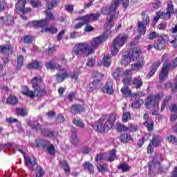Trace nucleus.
Masks as SVG:
<instances>
[{"label": "nucleus", "instance_id": "f257e3e1", "mask_svg": "<svg viewBox=\"0 0 177 177\" xmlns=\"http://www.w3.org/2000/svg\"><path fill=\"white\" fill-rule=\"evenodd\" d=\"M118 19V15H110L108 19V21L104 25V29L106 32L103 35L98 36L94 38L91 44L88 42L77 43L73 49V52L76 56H90L95 53V49L99 46L100 44H102L109 38V34H111L110 30L114 27V21Z\"/></svg>", "mask_w": 177, "mask_h": 177}, {"label": "nucleus", "instance_id": "f03ea898", "mask_svg": "<svg viewBox=\"0 0 177 177\" xmlns=\"http://www.w3.org/2000/svg\"><path fill=\"white\" fill-rule=\"evenodd\" d=\"M109 115H102L99 120L92 125L93 129L100 133L104 132V131H110V129H113L114 125H115L117 115L110 114L107 119Z\"/></svg>", "mask_w": 177, "mask_h": 177}, {"label": "nucleus", "instance_id": "7ed1b4c3", "mask_svg": "<svg viewBox=\"0 0 177 177\" xmlns=\"http://www.w3.org/2000/svg\"><path fill=\"white\" fill-rule=\"evenodd\" d=\"M32 129L36 131L37 133H41L44 138H49L50 139H57L59 138V131L48 127H44L39 123L33 124Z\"/></svg>", "mask_w": 177, "mask_h": 177}, {"label": "nucleus", "instance_id": "20e7f679", "mask_svg": "<svg viewBox=\"0 0 177 177\" xmlns=\"http://www.w3.org/2000/svg\"><path fill=\"white\" fill-rule=\"evenodd\" d=\"M167 12L164 11H158L156 13V16L153 17V23L154 24H157L158 23V20L162 19L163 20H169L171 17L173 16L174 11V3L172 1H169L167 2V6L166 8Z\"/></svg>", "mask_w": 177, "mask_h": 177}, {"label": "nucleus", "instance_id": "39448f33", "mask_svg": "<svg viewBox=\"0 0 177 177\" xmlns=\"http://www.w3.org/2000/svg\"><path fill=\"white\" fill-rule=\"evenodd\" d=\"M122 82L124 84V86L121 88V93L124 96L126 97H129L132 96V91L129 89L128 85L131 80H132V71L131 70H126L124 71L123 75L122 76Z\"/></svg>", "mask_w": 177, "mask_h": 177}, {"label": "nucleus", "instance_id": "423d86ee", "mask_svg": "<svg viewBox=\"0 0 177 177\" xmlns=\"http://www.w3.org/2000/svg\"><path fill=\"white\" fill-rule=\"evenodd\" d=\"M35 147L38 149H46L48 154L49 156H55L56 154V149H55V145L50 143V141L41 138H38L35 140Z\"/></svg>", "mask_w": 177, "mask_h": 177}, {"label": "nucleus", "instance_id": "0eeeda50", "mask_svg": "<svg viewBox=\"0 0 177 177\" xmlns=\"http://www.w3.org/2000/svg\"><path fill=\"white\" fill-rule=\"evenodd\" d=\"M128 41V35L125 34H120L115 37L113 41L112 47L111 48V52L113 56H115L120 50L119 48L124 46Z\"/></svg>", "mask_w": 177, "mask_h": 177}, {"label": "nucleus", "instance_id": "6e6552de", "mask_svg": "<svg viewBox=\"0 0 177 177\" xmlns=\"http://www.w3.org/2000/svg\"><path fill=\"white\" fill-rule=\"evenodd\" d=\"M19 153H21V154H24V162L26 167L28 168L30 171L32 172H34V171H37L38 169V162L35 160V157H32V158L27 156V153L26 152L23 151V149H19Z\"/></svg>", "mask_w": 177, "mask_h": 177}, {"label": "nucleus", "instance_id": "1a4fd4ad", "mask_svg": "<svg viewBox=\"0 0 177 177\" xmlns=\"http://www.w3.org/2000/svg\"><path fill=\"white\" fill-rule=\"evenodd\" d=\"M162 97L161 94H157L156 95L150 94L145 101L147 109H158V104Z\"/></svg>", "mask_w": 177, "mask_h": 177}, {"label": "nucleus", "instance_id": "9d476101", "mask_svg": "<svg viewBox=\"0 0 177 177\" xmlns=\"http://www.w3.org/2000/svg\"><path fill=\"white\" fill-rule=\"evenodd\" d=\"M102 80H103V75L102 73H97L94 77L93 82L90 83L86 88L87 92H93Z\"/></svg>", "mask_w": 177, "mask_h": 177}, {"label": "nucleus", "instance_id": "9b49d317", "mask_svg": "<svg viewBox=\"0 0 177 177\" xmlns=\"http://www.w3.org/2000/svg\"><path fill=\"white\" fill-rule=\"evenodd\" d=\"M168 39V37L165 35L163 37H160L159 39H158L154 43V48L158 50H161V49H164L167 45V40Z\"/></svg>", "mask_w": 177, "mask_h": 177}, {"label": "nucleus", "instance_id": "f8f14e48", "mask_svg": "<svg viewBox=\"0 0 177 177\" xmlns=\"http://www.w3.org/2000/svg\"><path fill=\"white\" fill-rule=\"evenodd\" d=\"M171 67V64L166 61L161 70V73L159 75L160 81H164L168 77V69Z\"/></svg>", "mask_w": 177, "mask_h": 177}, {"label": "nucleus", "instance_id": "ddd939ff", "mask_svg": "<svg viewBox=\"0 0 177 177\" xmlns=\"http://www.w3.org/2000/svg\"><path fill=\"white\" fill-rule=\"evenodd\" d=\"M26 3L27 1L26 0H18L17 3L15 4V12L19 15H21V13H26Z\"/></svg>", "mask_w": 177, "mask_h": 177}, {"label": "nucleus", "instance_id": "4468645a", "mask_svg": "<svg viewBox=\"0 0 177 177\" xmlns=\"http://www.w3.org/2000/svg\"><path fill=\"white\" fill-rule=\"evenodd\" d=\"M71 143L73 146H78L80 143V140L78 139V136L77 135V128L72 127H71Z\"/></svg>", "mask_w": 177, "mask_h": 177}, {"label": "nucleus", "instance_id": "2eb2a0df", "mask_svg": "<svg viewBox=\"0 0 177 177\" xmlns=\"http://www.w3.org/2000/svg\"><path fill=\"white\" fill-rule=\"evenodd\" d=\"M59 73L55 75L56 81L59 83L63 82L66 78L68 77V73L66 71V69L61 68L58 69Z\"/></svg>", "mask_w": 177, "mask_h": 177}, {"label": "nucleus", "instance_id": "dca6fc26", "mask_svg": "<svg viewBox=\"0 0 177 177\" xmlns=\"http://www.w3.org/2000/svg\"><path fill=\"white\" fill-rule=\"evenodd\" d=\"M32 88L35 91H38L40 88L41 84H42V77L41 76H35L31 80Z\"/></svg>", "mask_w": 177, "mask_h": 177}, {"label": "nucleus", "instance_id": "f3484780", "mask_svg": "<svg viewBox=\"0 0 177 177\" xmlns=\"http://www.w3.org/2000/svg\"><path fill=\"white\" fill-rule=\"evenodd\" d=\"M28 26L29 27H45V26H48V19H41V21H32L30 22Z\"/></svg>", "mask_w": 177, "mask_h": 177}, {"label": "nucleus", "instance_id": "a211bd4d", "mask_svg": "<svg viewBox=\"0 0 177 177\" xmlns=\"http://www.w3.org/2000/svg\"><path fill=\"white\" fill-rule=\"evenodd\" d=\"M119 140L122 142L124 143V145H127L129 143V141L131 140V142H133V138H132V136H131L128 133H123L120 134L119 136Z\"/></svg>", "mask_w": 177, "mask_h": 177}, {"label": "nucleus", "instance_id": "6ab92c4d", "mask_svg": "<svg viewBox=\"0 0 177 177\" xmlns=\"http://www.w3.org/2000/svg\"><path fill=\"white\" fill-rule=\"evenodd\" d=\"M162 140V137L160 136V134L154 133L152 135V139L151 140L150 142L153 143L155 147H160V146H161Z\"/></svg>", "mask_w": 177, "mask_h": 177}, {"label": "nucleus", "instance_id": "aec40b11", "mask_svg": "<svg viewBox=\"0 0 177 177\" xmlns=\"http://www.w3.org/2000/svg\"><path fill=\"white\" fill-rule=\"evenodd\" d=\"M159 66H161V61L154 62L151 66V71L147 75V78H151V77L156 74V71L158 70Z\"/></svg>", "mask_w": 177, "mask_h": 177}, {"label": "nucleus", "instance_id": "412c9836", "mask_svg": "<svg viewBox=\"0 0 177 177\" xmlns=\"http://www.w3.org/2000/svg\"><path fill=\"white\" fill-rule=\"evenodd\" d=\"M137 60L138 62L133 64L131 66L133 71H136L139 70V68H142V66H145V58H143V57H139Z\"/></svg>", "mask_w": 177, "mask_h": 177}, {"label": "nucleus", "instance_id": "4be33fe9", "mask_svg": "<svg viewBox=\"0 0 177 177\" xmlns=\"http://www.w3.org/2000/svg\"><path fill=\"white\" fill-rule=\"evenodd\" d=\"M13 52V47L12 46H0V53L8 56Z\"/></svg>", "mask_w": 177, "mask_h": 177}, {"label": "nucleus", "instance_id": "5701e85b", "mask_svg": "<svg viewBox=\"0 0 177 177\" xmlns=\"http://www.w3.org/2000/svg\"><path fill=\"white\" fill-rule=\"evenodd\" d=\"M41 68H42L41 62H39L37 60L32 61V63H30L27 66V68L29 70H39Z\"/></svg>", "mask_w": 177, "mask_h": 177}, {"label": "nucleus", "instance_id": "b1692460", "mask_svg": "<svg viewBox=\"0 0 177 177\" xmlns=\"http://www.w3.org/2000/svg\"><path fill=\"white\" fill-rule=\"evenodd\" d=\"M104 93H108V95H113L114 91L113 90V82H107L102 89Z\"/></svg>", "mask_w": 177, "mask_h": 177}, {"label": "nucleus", "instance_id": "393cba45", "mask_svg": "<svg viewBox=\"0 0 177 177\" xmlns=\"http://www.w3.org/2000/svg\"><path fill=\"white\" fill-rule=\"evenodd\" d=\"M142 53V51L140 49L138 48H134L131 51V53L130 55V59L135 62V60H138V57H140V54Z\"/></svg>", "mask_w": 177, "mask_h": 177}, {"label": "nucleus", "instance_id": "a878e982", "mask_svg": "<svg viewBox=\"0 0 177 177\" xmlns=\"http://www.w3.org/2000/svg\"><path fill=\"white\" fill-rule=\"evenodd\" d=\"M83 168L88 171L89 174H93L95 172V167L93 164L91 163L89 161H86L83 163Z\"/></svg>", "mask_w": 177, "mask_h": 177}, {"label": "nucleus", "instance_id": "bb28decb", "mask_svg": "<svg viewBox=\"0 0 177 177\" xmlns=\"http://www.w3.org/2000/svg\"><path fill=\"white\" fill-rule=\"evenodd\" d=\"M59 165L64 168V171L65 174H70L71 171V169L70 168V166L68 165V162L66 160H59Z\"/></svg>", "mask_w": 177, "mask_h": 177}, {"label": "nucleus", "instance_id": "cd10ccee", "mask_svg": "<svg viewBox=\"0 0 177 177\" xmlns=\"http://www.w3.org/2000/svg\"><path fill=\"white\" fill-rule=\"evenodd\" d=\"M5 24H6V26H12L13 24V17L8 15L6 17V18L3 17H0V24H3V21H5Z\"/></svg>", "mask_w": 177, "mask_h": 177}, {"label": "nucleus", "instance_id": "c85d7f7f", "mask_svg": "<svg viewBox=\"0 0 177 177\" xmlns=\"http://www.w3.org/2000/svg\"><path fill=\"white\" fill-rule=\"evenodd\" d=\"M46 68L50 70H62V66L58 64L50 62L45 64Z\"/></svg>", "mask_w": 177, "mask_h": 177}, {"label": "nucleus", "instance_id": "c756f323", "mask_svg": "<svg viewBox=\"0 0 177 177\" xmlns=\"http://www.w3.org/2000/svg\"><path fill=\"white\" fill-rule=\"evenodd\" d=\"M165 88L166 89H169V88H171L172 93H175V92H176V88H177V76L176 77V79H175L174 85L172 84L171 82H168L165 84Z\"/></svg>", "mask_w": 177, "mask_h": 177}, {"label": "nucleus", "instance_id": "7c9ffc66", "mask_svg": "<svg viewBox=\"0 0 177 177\" xmlns=\"http://www.w3.org/2000/svg\"><path fill=\"white\" fill-rule=\"evenodd\" d=\"M117 151L115 149H111L108 151V158H106V161L109 162H113L114 160H115V157H117Z\"/></svg>", "mask_w": 177, "mask_h": 177}, {"label": "nucleus", "instance_id": "2f4dec72", "mask_svg": "<svg viewBox=\"0 0 177 177\" xmlns=\"http://www.w3.org/2000/svg\"><path fill=\"white\" fill-rule=\"evenodd\" d=\"M147 25H145L142 21H139L138 22V32L140 35H145L146 34V27Z\"/></svg>", "mask_w": 177, "mask_h": 177}, {"label": "nucleus", "instance_id": "473e14b6", "mask_svg": "<svg viewBox=\"0 0 177 177\" xmlns=\"http://www.w3.org/2000/svg\"><path fill=\"white\" fill-rule=\"evenodd\" d=\"M131 60H132V59L131 58V56L128 53H124L122 54V57L121 60L122 64L127 66L129 63H131Z\"/></svg>", "mask_w": 177, "mask_h": 177}, {"label": "nucleus", "instance_id": "72a5a7b5", "mask_svg": "<svg viewBox=\"0 0 177 177\" xmlns=\"http://www.w3.org/2000/svg\"><path fill=\"white\" fill-rule=\"evenodd\" d=\"M102 64L104 67L111 66V55H104Z\"/></svg>", "mask_w": 177, "mask_h": 177}, {"label": "nucleus", "instance_id": "f704fd0d", "mask_svg": "<svg viewBox=\"0 0 177 177\" xmlns=\"http://www.w3.org/2000/svg\"><path fill=\"white\" fill-rule=\"evenodd\" d=\"M60 0H52L51 1L46 2V8L48 10H52L53 8H56L59 5Z\"/></svg>", "mask_w": 177, "mask_h": 177}, {"label": "nucleus", "instance_id": "c9c22d12", "mask_svg": "<svg viewBox=\"0 0 177 177\" xmlns=\"http://www.w3.org/2000/svg\"><path fill=\"white\" fill-rule=\"evenodd\" d=\"M144 125L147 129L148 132H152L154 130V121L151 120L145 121Z\"/></svg>", "mask_w": 177, "mask_h": 177}, {"label": "nucleus", "instance_id": "e433bc0d", "mask_svg": "<svg viewBox=\"0 0 177 177\" xmlns=\"http://www.w3.org/2000/svg\"><path fill=\"white\" fill-rule=\"evenodd\" d=\"M18 102H19V100L15 95H10L7 98V104H11L12 106H15V104H17Z\"/></svg>", "mask_w": 177, "mask_h": 177}, {"label": "nucleus", "instance_id": "4c0bfd02", "mask_svg": "<svg viewBox=\"0 0 177 177\" xmlns=\"http://www.w3.org/2000/svg\"><path fill=\"white\" fill-rule=\"evenodd\" d=\"M133 84L136 86L137 89H139V88L143 86V81H142V77L140 76L135 77L133 80Z\"/></svg>", "mask_w": 177, "mask_h": 177}, {"label": "nucleus", "instance_id": "58836bf2", "mask_svg": "<svg viewBox=\"0 0 177 177\" xmlns=\"http://www.w3.org/2000/svg\"><path fill=\"white\" fill-rule=\"evenodd\" d=\"M117 168L118 169H121L122 172H128L131 171V166L125 163H120L118 165Z\"/></svg>", "mask_w": 177, "mask_h": 177}, {"label": "nucleus", "instance_id": "ea45409f", "mask_svg": "<svg viewBox=\"0 0 177 177\" xmlns=\"http://www.w3.org/2000/svg\"><path fill=\"white\" fill-rule=\"evenodd\" d=\"M6 122L8 124H15L17 122V127L19 129H22L21 128V122H19L17 119L13 118H8L6 119Z\"/></svg>", "mask_w": 177, "mask_h": 177}, {"label": "nucleus", "instance_id": "a19ab883", "mask_svg": "<svg viewBox=\"0 0 177 177\" xmlns=\"http://www.w3.org/2000/svg\"><path fill=\"white\" fill-rule=\"evenodd\" d=\"M73 124L75 125L76 127H78V128H81L82 129H84L85 128V123L81 120L80 118L79 119H73Z\"/></svg>", "mask_w": 177, "mask_h": 177}, {"label": "nucleus", "instance_id": "79ce46f5", "mask_svg": "<svg viewBox=\"0 0 177 177\" xmlns=\"http://www.w3.org/2000/svg\"><path fill=\"white\" fill-rule=\"evenodd\" d=\"M118 6H120V0H114V3L111 4L109 8V13L111 14L113 13V12H115Z\"/></svg>", "mask_w": 177, "mask_h": 177}, {"label": "nucleus", "instance_id": "37998d69", "mask_svg": "<svg viewBox=\"0 0 177 177\" xmlns=\"http://www.w3.org/2000/svg\"><path fill=\"white\" fill-rule=\"evenodd\" d=\"M116 131H118V132H128V127L121 123H118L116 124Z\"/></svg>", "mask_w": 177, "mask_h": 177}, {"label": "nucleus", "instance_id": "c03bdc74", "mask_svg": "<svg viewBox=\"0 0 177 177\" xmlns=\"http://www.w3.org/2000/svg\"><path fill=\"white\" fill-rule=\"evenodd\" d=\"M142 20L141 21L142 24H145V26H149L150 24V17L149 15L145 12L142 13Z\"/></svg>", "mask_w": 177, "mask_h": 177}, {"label": "nucleus", "instance_id": "a18cd8bd", "mask_svg": "<svg viewBox=\"0 0 177 177\" xmlns=\"http://www.w3.org/2000/svg\"><path fill=\"white\" fill-rule=\"evenodd\" d=\"M22 93L23 95H26V96H28L29 97H30V99H34L36 96L35 92L30 91L28 88L24 91Z\"/></svg>", "mask_w": 177, "mask_h": 177}, {"label": "nucleus", "instance_id": "49530a36", "mask_svg": "<svg viewBox=\"0 0 177 177\" xmlns=\"http://www.w3.org/2000/svg\"><path fill=\"white\" fill-rule=\"evenodd\" d=\"M79 20H82L83 24H89V23L92 22V19H91V16L89 15L80 17Z\"/></svg>", "mask_w": 177, "mask_h": 177}, {"label": "nucleus", "instance_id": "de8ad7c7", "mask_svg": "<svg viewBox=\"0 0 177 177\" xmlns=\"http://www.w3.org/2000/svg\"><path fill=\"white\" fill-rule=\"evenodd\" d=\"M166 140L169 142V143H173V145H175L177 146V138L176 136L174 135H170L166 138Z\"/></svg>", "mask_w": 177, "mask_h": 177}, {"label": "nucleus", "instance_id": "09e8293b", "mask_svg": "<svg viewBox=\"0 0 177 177\" xmlns=\"http://www.w3.org/2000/svg\"><path fill=\"white\" fill-rule=\"evenodd\" d=\"M46 32H50V34H56L57 32V28H55V25L53 24L50 27L45 28Z\"/></svg>", "mask_w": 177, "mask_h": 177}, {"label": "nucleus", "instance_id": "8fccbe9b", "mask_svg": "<svg viewBox=\"0 0 177 177\" xmlns=\"http://www.w3.org/2000/svg\"><path fill=\"white\" fill-rule=\"evenodd\" d=\"M128 131L129 132H138L139 128L138 127V124L135 123H130L129 126L127 127Z\"/></svg>", "mask_w": 177, "mask_h": 177}, {"label": "nucleus", "instance_id": "3c124183", "mask_svg": "<svg viewBox=\"0 0 177 177\" xmlns=\"http://www.w3.org/2000/svg\"><path fill=\"white\" fill-rule=\"evenodd\" d=\"M44 13H45V15H46V20L48 21V20H52V21H53V20H55V15H53V12H51V11L50 10H46L45 11H44Z\"/></svg>", "mask_w": 177, "mask_h": 177}, {"label": "nucleus", "instance_id": "603ef678", "mask_svg": "<svg viewBox=\"0 0 177 177\" xmlns=\"http://www.w3.org/2000/svg\"><path fill=\"white\" fill-rule=\"evenodd\" d=\"M35 91H37V93L36 94V96L37 97H42V96H45L46 95V89H45V87L43 88H39L38 90H35Z\"/></svg>", "mask_w": 177, "mask_h": 177}, {"label": "nucleus", "instance_id": "864d4df0", "mask_svg": "<svg viewBox=\"0 0 177 177\" xmlns=\"http://www.w3.org/2000/svg\"><path fill=\"white\" fill-rule=\"evenodd\" d=\"M154 147H156V145H154L152 142H149L147 147V154H153V153H154Z\"/></svg>", "mask_w": 177, "mask_h": 177}, {"label": "nucleus", "instance_id": "5fc2aeb1", "mask_svg": "<svg viewBox=\"0 0 177 177\" xmlns=\"http://www.w3.org/2000/svg\"><path fill=\"white\" fill-rule=\"evenodd\" d=\"M72 111H84V105L75 104L71 107Z\"/></svg>", "mask_w": 177, "mask_h": 177}, {"label": "nucleus", "instance_id": "6e6d98bb", "mask_svg": "<svg viewBox=\"0 0 177 177\" xmlns=\"http://www.w3.org/2000/svg\"><path fill=\"white\" fill-rule=\"evenodd\" d=\"M30 3L33 8H41L42 4L38 0H29Z\"/></svg>", "mask_w": 177, "mask_h": 177}, {"label": "nucleus", "instance_id": "4d7b16f0", "mask_svg": "<svg viewBox=\"0 0 177 177\" xmlns=\"http://www.w3.org/2000/svg\"><path fill=\"white\" fill-rule=\"evenodd\" d=\"M143 104V100H138L131 104L133 109H139Z\"/></svg>", "mask_w": 177, "mask_h": 177}, {"label": "nucleus", "instance_id": "13d9d810", "mask_svg": "<svg viewBox=\"0 0 177 177\" xmlns=\"http://www.w3.org/2000/svg\"><path fill=\"white\" fill-rule=\"evenodd\" d=\"M97 169L101 174H104V172H107V171H109V169H107V165H100Z\"/></svg>", "mask_w": 177, "mask_h": 177}, {"label": "nucleus", "instance_id": "bf43d9fd", "mask_svg": "<svg viewBox=\"0 0 177 177\" xmlns=\"http://www.w3.org/2000/svg\"><path fill=\"white\" fill-rule=\"evenodd\" d=\"M131 120V113L125 112L123 113L122 121V122H128V120Z\"/></svg>", "mask_w": 177, "mask_h": 177}, {"label": "nucleus", "instance_id": "052dcab7", "mask_svg": "<svg viewBox=\"0 0 177 177\" xmlns=\"http://www.w3.org/2000/svg\"><path fill=\"white\" fill-rule=\"evenodd\" d=\"M151 6L153 9H160V8L162 6L161 1L156 0L151 3Z\"/></svg>", "mask_w": 177, "mask_h": 177}, {"label": "nucleus", "instance_id": "680f3d73", "mask_svg": "<svg viewBox=\"0 0 177 177\" xmlns=\"http://www.w3.org/2000/svg\"><path fill=\"white\" fill-rule=\"evenodd\" d=\"M95 63H96V61L93 58L90 57L88 59L86 66H88V67H93V66H95Z\"/></svg>", "mask_w": 177, "mask_h": 177}, {"label": "nucleus", "instance_id": "e2e57ef3", "mask_svg": "<svg viewBox=\"0 0 177 177\" xmlns=\"http://www.w3.org/2000/svg\"><path fill=\"white\" fill-rule=\"evenodd\" d=\"M90 18L91 19V21H95V20H99V18L100 17V12H97L95 14H91Z\"/></svg>", "mask_w": 177, "mask_h": 177}, {"label": "nucleus", "instance_id": "0e129e2a", "mask_svg": "<svg viewBox=\"0 0 177 177\" xmlns=\"http://www.w3.org/2000/svg\"><path fill=\"white\" fill-rule=\"evenodd\" d=\"M121 71H122V69L120 68H118L113 73V77L114 80H117L118 77H120V74H121Z\"/></svg>", "mask_w": 177, "mask_h": 177}, {"label": "nucleus", "instance_id": "69168bd1", "mask_svg": "<svg viewBox=\"0 0 177 177\" xmlns=\"http://www.w3.org/2000/svg\"><path fill=\"white\" fill-rule=\"evenodd\" d=\"M24 44H32V37L30 35L24 37Z\"/></svg>", "mask_w": 177, "mask_h": 177}, {"label": "nucleus", "instance_id": "338daca9", "mask_svg": "<svg viewBox=\"0 0 177 177\" xmlns=\"http://www.w3.org/2000/svg\"><path fill=\"white\" fill-rule=\"evenodd\" d=\"M23 60H24V57L22 55H20L19 57H18L17 64V68H20L21 67V66H23Z\"/></svg>", "mask_w": 177, "mask_h": 177}, {"label": "nucleus", "instance_id": "774afa93", "mask_svg": "<svg viewBox=\"0 0 177 177\" xmlns=\"http://www.w3.org/2000/svg\"><path fill=\"white\" fill-rule=\"evenodd\" d=\"M44 175H45V170H44V168L39 167L36 177H44Z\"/></svg>", "mask_w": 177, "mask_h": 177}]
</instances>
